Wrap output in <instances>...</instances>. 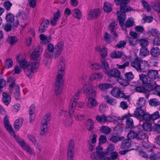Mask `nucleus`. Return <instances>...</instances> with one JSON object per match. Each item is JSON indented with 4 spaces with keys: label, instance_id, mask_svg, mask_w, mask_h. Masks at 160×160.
Returning a JSON list of instances; mask_svg holds the SVG:
<instances>
[{
    "label": "nucleus",
    "instance_id": "nucleus-1",
    "mask_svg": "<svg viewBox=\"0 0 160 160\" xmlns=\"http://www.w3.org/2000/svg\"><path fill=\"white\" fill-rule=\"evenodd\" d=\"M77 94L71 99L69 107V112L65 110H60L58 114L61 116V123L65 127H69L73 123L72 115L76 109L77 103L76 99L78 98Z\"/></svg>",
    "mask_w": 160,
    "mask_h": 160
},
{
    "label": "nucleus",
    "instance_id": "nucleus-2",
    "mask_svg": "<svg viewBox=\"0 0 160 160\" xmlns=\"http://www.w3.org/2000/svg\"><path fill=\"white\" fill-rule=\"evenodd\" d=\"M3 122L5 128L11 135L14 137L17 142L21 146L23 149L26 151L30 155L35 156L36 154L34 151L29 145L26 143L22 139L16 135L13 131V128L9 122L7 115H6L4 117Z\"/></svg>",
    "mask_w": 160,
    "mask_h": 160
},
{
    "label": "nucleus",
    "instance_id": "nucleus-3",
    "mask_svg": "<svg viewBox=\"0 0 160 160\" xmlns=\"http://www.w3.org/2000/svg\"><path fill=\"white\" fill-rule=\"evenodd\" d=\"M129 1V0H114L117 5H120L121 6L120 11H118L116 14L120 25L123 30L125 29L123 27L126 18V12L131 11L133 10L132 8L127 5Z\"/></svg>",
    "mask_w": 160,
    "mask_h": 160
},
{
    "label": "nucleus",
    "instance_id": "nucleus-4",
    "mask_svg": "<svg viewBox=\"0 0 160 160\" xmlns=\"http://www.w3.org/2000/svg\"><path fill=\"white\" fill-rule=\"evenodd\" d=\"M65 68V59L62 57H61L58 66V74L55 82V90L57 94H58L62 89L63 84L62 78L64 73Z\"/></svg>",
    "mask_w": 160,
    "mask_h": 160
},
{
    "label": "nucleus",
    "instance_id": "nucleus-5",
    "mask_svg": "<svg viewBox=\"0 0 160 160\" xmlns=\"http://www.w3.org/2000/svg\"><path fill=\"white\" fill-rule=\"evenodd\" d=\"M140 80L142 84L145 85L148 91L155 89L157 85L155 81L153 80H149L147 76L143 74L139 75Z\"/></svg>",
    "mask_w": 160,
    "mask_h": 160
},
{
    "label": "nucleus",
    "instance_id": "nucleus-6",
    "mask_svg": "<svg viewBox=\"0 0 160 160\" xmlns=\"http://www.w3.org/2000/svg\"><path fill=\"white\" fill-rule=\"evenodd\" d=\"M39 62L33 61V62L28 63V67L25 70V74L29 78H32V73L37 71Z\"/></svg>",
    "mask_w": 160,
    "mask_h": 160
},
{
    "label": "nucleus",
    "instance_id": "nucleus-7",
    "mask_svg": "<svg viewBox=\"0 0 160 160\" xmlns=\"http://www.w3.org/2000/svg\"><path fill=\"white\" fill-rule=\"evenodd\" d=\"M83 91L87 97H95L96 92L93 89L92 84L88 82H84L83 88Z\"/></svg>",
    "mask_w": 160,
    "mask_h": 160
},
{
    "label": "nucleus",
    "instance_id": "nucleus-8",
    "mask_svg": "<svg viewBox=\"0 0 160 160\" xmlns=\"http://www.w3.org/2000/svg\"><path fill=\"white\" fill-rule=\"evenodd\" d=\"M104 154L102 147L99 145L96 148V152L92 153L91 158L92 160H101L104 158Z\"/></svg>",
    "mask_w": 160,
    "mask_h": 160
},
{
    "label": "nucleus",
    "instance_id": "nucleus-9",
    "mask_svg": "<svg viewBox=\"0 0 160 160\" xmlns=\"http://www.w3.org/2000/svg\"><path fill=\"white\" fill-rule=\"evenodd\" d=\"M43 50V48L42 47L38 46L32 52L31 55V59L33 61L40 62L41 60L40 56L42 53Z\"/></svg>",
    "mask_w": 160,
    "mask_h": 160
},
{
    "label": "nucleus",
    "instance_id": "nucleus-10",
    "mask_svg": "<svg viewBox=\"0 0 160 160\" xmlns=\"http://www.w3.org/2000/svg\"><path fill=\"white\" fill-rule=\"evenodd\" d=\"M110 93L114 97L123 98L124 99H128L129 97V96L125 95L119 88L117 87L112 88Z\"/></svg>",
    "mask_w": 160,
    "mask_h": 160
},
{
    "label": "nucleus",
    "instance_id": "nucleus-11",
    "mask_svg": "<svg viewBox=\"0 0 160 160\" xmlns=\"http://www.w3.org/2000/svg\"><path fill=\"white\" fill-rule=\"evenodd\" d=\"M44 63L45 65L47 66L50 64L51 59L52 57L54 58V52L46 50L44 52Z\"/></svg>",
    "mask_w": 160,
    "mask_h": 160
},
{
    "label": "nucleus",
    "instance_id": "nucleus-12",
    "mask_svg": "<svg viewBox=\"0 0 160 160\" xmlns=\"http://www.w3.org/2000/svg\"><path fill=\"white\" fill-rule=\"evenodd\" d=\"M64 47V44L62 42H59L55 46L54 52V58L58 57L61 54Z\"/></svg>",
    "mask_w": 160,
    "mask_h": 160
},
{
    "label": "nucleus",
    "instance_id": "nucleus-13",
    "mask_svg": "<svg viewBox=\"0 0 160 160\" xmlns=\"http://www.w3.org/2000/svg\"><path fill=\"white\" fill-rule=\"evenodd\" d=\"M61 16V13L59 10H58L53 15V17L50 20V23L52 26H55L58 24V22Z\"/></svg>",
    "mask_w": 160,
    "mask_h": 160
},
{
    "label": "nucleus",
    "instance_id": "nucleus-14",
    "mask_svg": "<svg viewBox=\"0 0 160 160\" xmlns=\"http://www.w3.org/2000/svg\"><path fill=\"white\" fill-rule=\"evenodd\" d=\"M10 90L14 89L15 91V97L16 100H18L20 97V87L18 85H16L14 82H12L9 85Z\"/></svg>",
    "mask_w": 160,
    "mask_h": 160
},
{
    "label": "nucleus",
    "instance_id": "nucleus-15",
    "mask_svg": "<svg viewBox=\"0 0 160 160\" xmlns=\"http://www.w3.org/2000/svg\"><path fill=\"white\" fill-rule=\"evenodd\" d=\"M105 73L110 78L114 77L118 78L120 77L121 73L118 70L113 69H108Z\"/></svg>",
    "mask_w": 160,
    "mask_h": 160
},
{
    "label": "nucleus",
    "instance_id": "nucleus-16",
    "mask_svg": "<svg viewBox=\"0 0 160 160\" xmlns=\"http://www.w3.org/2000/svg\"><path fill=\"white\" fill-rule=\"evenodd\" d=\"M132 116L130 114L124 116L121 118V121L120 122H122V120L125 119H126V125L127 127L129 128H132L133 126V122L132 119L130 117Z\"/></svg>",
    "mask_w": 160,
    "mask_h": 160
},
{
    "label": "nucleus",
    "instance_id": "nucleus-17",
    "mask_svg": "<svg viewBox=\"0 0 160 160\" xmlns=\"http://www.w3.org/2000/svg\"><path fill=\"white\" fill-rule=\"evenodd\" d=\"M49 21L48 19L44 20L40 24L38 29L39 33H43L45 32L48 27Z\"/></svg>",
    "mask_w": 160,
    "mask_h": 160
},
{
    "label": "nucleus",
    "instance_id": "nucleus-18",
    "mask_svg": "<svg viewBox=\"0 0 160 160\" xmlns=\"http://www.w3.org/2000/svg\"><path fill=\"white\" fill-rule=\"evenodd\" d=\"M139 129L138 127H136L133 130H132L127 135L128 139L130 141L135 138H137Z\"/></svg>",
    "mask_w": 160,
    "mask_h": 160
},
{
    "label": "nucleus",
    "instance_id": "nucleus-19",
    "mask_svg": "<svg viewBox=\"0 0 160 160\" xmlns=\"http://www.w3.org/2000/svg\"><path fill=\"white\" fill-rule=\"evenodd\" d=\"M145 112V111L141 108H137L135 111L134 112V117L140 121Z\"/></svg>",
    "mask_w": 160,
    "mask_h": 160
},
{
    "label": "nucleus",
    "instance_id": "nucleus-20",
    "mask_svg": "<svg viewBox=\"0 0 160 160\" xmlns=\"http://www.w3.org/2000/svg\"><path fill=\"white\" fill-rule=\"evenodd\" d=\"M95 97H88V98L87 103V107L90 108H92L98 105V103L94 98Z\"/></svg>",
    "mask_w": 160,
    "mask_h": 160
},
{
    "label": "nucleus",
    "instance_id": "nucleus-21",
    "mask_svg": "<svg viewBox=\"0 0 160 160\" xmlns=\"http://www.w3.org/2000/svg\"><path fill=\"white\" fill-rule=\"evenodd\" d=\"M142 60L140 58L138 57L136 58L134 60L131 62V66L139 71Z\"/></svg>",
    "mask_w": 160,
    "mask_h": 160
},
{
    "label": "nucleus",
    "instance_id": "nucleus-22",
    "mask_svg": "<svg viewBox=\"0 0 160 160\" xmlns=\"http://www.w3.org/2000/svg\"><path fill=\"white\" fill-rule=\"evenodd\" d=\"M95 50L100 52L102 59L105 58L107 57V50L105 47L102 48L100 46H98L95 48Z\"/></svg>",
    "mask_w": 160,
    "mask_h": 160
},
{
    "label": "nucleus",
    "instance_id": "nucleus-23",
    "mask_svg": "<svg viewBox=\"0 0 160 160\" xmlns=\"http://www.w3.org/2000/svg\"><path fill=\"white\" fill-rule=\"evenodd\" d=\"M158 74L157 71L151 69L148 71L147 75L150 79L153 80L156 79L158 77Z\"/></svg>",
    "mask_w": 160,
    "mask_h": 160
},
{
    "label": "nucleus",
    "instance_id": "nucleus-24",
    "mask_svg": "<svg viewBox=\"0 0 160 160\" xmlns=\"http://www.w3.org/2000/svg\"><path fill=\"white\" fill-rule=\"evenodd\" d=\"M2 100L5 104L8 105L11 101V96L5 92H3L2 93Z\"/></svg>",
    "mask_w": 160,
    "mask_h": 160
},
{
    "label": "nucleus",
    "instance_id": "nucleus-25",
    "mask_svg": "<svg viewBox=\"0 0 160 160\" xmlns=\"http://www.w3.org/2000/svg\"><path fill=\"white\" fill-rule=\"evenodd\" d=\"M105 101L108 104L112 106H115L117 104L116 99L108 95L103 97Z\"/></svg>",
    "mask_w": 160,
    "mask_h": 160
},
{
    "label": "nucleus",
    "instance_id": "nucleus-26",
    "mask_svg": "<svg viewBox=\"0 0 160 160\" xmlns=\"http://www.w3.org/2000/svg\"><path fill=\"white\" fill-rule=\"evenodd\" d=\"M139 68V71L143 72H147L149 69V65L148 62L142 60Z\"/></svg>",
    "mask_w": 160,
    "mask_h": 160
},
{
    "label": "nucleus",
    "instance_id": "nucleus-27",
    "mask_svg": "<svg viewBox=\"0 0 160 160\" xmlns=\"http://www.w3.org/2000/svg\"><path fill=\"white\" fill-rule=\"evenodd\" d=\"M151 5L153 9L156 12H160V0H158L151 2Z\"/></svg>",
    "mask_w": 160,
    "mask_h": 160
},
{
    "label": "nucleus",
    "instance_id": "nucleus-28",
    "mask_svg": "<svg viewBox=\"0 0 160 160\" xmlns=\"http://www.w3.org/2000/svg\"><path fill=\"white\" fill-rule=\"evenodd\" d=\"M35 111V105L34 104H32L29 108V113L30 116V122L33 121L35 116L34 112Z\"/></svg>",
    "mask_w": 160,
    "mask_h": 160
},
{
    "label": "nucleus",
    "instance_id": "nucleus-29",
    "mask_svg": "<svg viewBox=\"0 0 160 160\" xmlns=\"http://www.w3.org/2000/svg\"><path fill=\"white\" fill-rule=\"evenodd\" d=\"M103 77L102 74L99 72L94 73L90 75L89 79L90 80L92 81L96 79H101Z\"/></svg>",
    "mask_w": 160,
    "mask_h": 160
},
{
    "label": "nucleus",
    "instance_id": "nucleus-30",
    "mask_svg": "<svg viewBox=\"0 0 160 160\" xmlns=\"http://www.w3.org/2000/svg\"><path fill=\"white\" fill-rule=\"evenodd\" d=\"M39 37L40 40L42 41V43L43 44H48L51 41V38L50 37H47L43 34H40Z\"/></svg>",
    "mask_w": 160,
    "mask_h": 160
},
{
    "label": "nucleus",
    "instance_id": "nucleus-31",
    "mask_svg": "<svg viewBox=\"0 0 160 160\" xmlns=\"http://www.w3.org/2000/svg\"><path fill=\"white\" fill-rule=\"evenodd\" d=\"M131 141L128 139L123 140L121 144V148L122 149H128L131 146Z\"/></svg>",
    "mask_w": 160,
    "mask_h": 160
},
{
    "label": "nucleus",
    "instance_id": "nucleus-32",
    "mask_svg": "<svg viewBox=\"0 0 160 160\" xmlns=\"http://www.w3.org/2000/svg\"><path fill=\"white\" fill-rule=\"evenodd\" d=\"M150 53L154 57H158L160 54V50L158 47H153L150 50Z\"/></svg>",
    "mask_w": 160,
    "mask_h": 160
},
{
    "label": "nucleus",
    "instance_id": "nucleus-33",
    "mask_svg": "<svg viewBox=\"0 0 160 160\" xmlns=\"http://www.w3.org/2000/svg\"><path fill=\"white\" fill-rule=\"evenodd\" d=\"M100 10L99 9L93 10L90 11L88 15L91 18H95L97 17L100 13Z\"/></svg>",
    "mask_w": 160,
    "mask_h": 160
},
{
    "label": "nucleus",
    "instance_id": "nucleus-34",
    "mask_svg": "<svg viewBox=\"0 0 160 160\" xmlns=\"http://www.w3.org/2000/svg\"><path fill=\"white\" fill-rule=\"evenodd\" d=\"M72 16L75 18L80 19L82 17V14L80 10L76 8L72 11Z\"/></svg>",
    "mask_w": 160,
    "mask_h": 160
},
{
    "label": "nucleus",
    "instance_id": "nucleus-35",
    "mask_svg": "<svg viewBox=\"0 0 160 160\" xmlns=\"http://www.w3.org/2000/svg\"><path fill=\"white\" fill-rule=\"evenodd\" d=\"M121 120L119 117L113 115H110L106 117V121L108 122H119Z\"/></svg>",
    "mask_w": 160,
    "mask_h": 160
},
{
    "label": "nucleus",
    "instance_id": "nucleus-36",
    "mask_svg": "<svg viewBox=\"0 0 160 160\" xmlns=\"http://www.w3.org/2000/svg\"><path fill=\"white\" fill-rule=\"evenodd\" d=\"M112 87L111 84L107 83H101L98 86V88L101 90H104L108 89L111 88Z\"/></svg>",
    "mask_w": 160,
    "mask_h": 160
},
{
    "label": "nucleus",
    "instance_id": "nucleus-37",
    "mask_svg": "<svg viewBox=\"0 0 160 160\" xmlns=\"http://www.w3.org/2000/svg\"><path fill=\"white\" fill-rule=\"evenodd\" d=\"M103 9L107 13L110 12L112 10V5L108 2H105L103 5Z\"/></svg>",
    "mask_w": 160,
    "mask_h": 160
},
{
    "label": "nucleus",
    "instance_id": "nucleus-38",
    "mask_svg": "<svg viewBox=\"0 0 160 160\" xmlns=\"http://www.w3.org/2000/svg\"><path fill=\"white\" fill-rule=\"evenodd\" d=\"M48 124L41 122L40 132L41 135L42 136L44 135L48 131Z\"/></svg>",
    "mask_w": 160,
    "mask_h": 160
},
{
    "label": "nucleus",
    "instance_id": "nucleus-39",
    "mask_svg": "<svg viewBox=\"0 0 160 160\" xmlns=\"http://www.w3.org/2000/svg\"><path fill=\"white\" fill-rule=\"evenodd\" d=\"M22 119L19 118L16 120L14 123V128L17 130H18L22 126Z\"/></svg>",
    "mask_w": 160,
    "mask_h": 160
},
{
    "label": "nucleus",
    "instance_id": "nucleus-40",
    "mask_svg": "<svg viewBox=\"0 0 160 160\" xmlns=\"http://www.w3.org/2000/svg\"><path fill=\"white\" fill-rule=\"evenodd\" d=\"M147 33L148 34L152 35L155 37L157 36H160V33L157 30L155 29H151L149 30Z\"/></svg>",
    "mask_w": 160,
    "mask_h": 160
},
{
    "label": "nucleus",
    "instance_id": "nucleus-41",
    "mask_svg": "<svg viewBox=\"0 0 160 160\" xmlns=\"http://www.w3.org/2000/svg\"><path fill=\"white\" fill-rule=\"evenodd\" d=\"M101 62L103 72L105 73L109 69L108 64L107 61L103 59H102L101 60Z\"/></svg>",
    "mask_w": 160,
    "mask_h": 160
},
{
    "label": "nucleus",
    "instance_id": "nucleus-42",
    "mask_svg": "<svg viewBox=\"0 0 160 160\" xmlns=\"http://www.w3.org/2000/svg\"><path fill=\"white\" fill-rule=\"evenodd\" d=\"M101 68V64L98 63L94 62L91 63L90 65V68L93 70H99Z\"/></svg>",
    "mask_w": 160,
    "mask_h": 160
},
{
    "label": "nucleus",
    "instance_id": "nucleus-43",
    "mask_svg": "<svg viewBox=\"0 0 160 160\" xmlns=\"http://www.w3.org/2000/svg\"><path fill=\"white\" fill-rule=\"evenodd\" d=\"M149 103L152 106L156 107L160 104V101L156 98H152L149 100Z\"/></svg>",
    "mask_w": 160,
    "mask_h": 160
},
{
    "label": "nucleus",
    "instance_id": "nucleus-44",
    "mask_svg": "<svg viewBox=\"0 0 160 160\" xmlns=\"http://www.w3.org/2000/svg\"><path fill=\"white\" fill-rule=\"evenodd\" d=\"M147 138V136L145 133L140 130V128L138 130L137 138L139 140H144Z\"/></svg>",
    "mask_w": 160,
    "mask_h": 160
},
{
    "label": "nucleus",
    "instance_id": "nucleus-45",
    "mask_svg": "<svg viewBox=\"0 0 160 160\" xmlns=\"http://www.w3.org/2000/svg\"><path fill=\"white\" fill-rule=\"evenodd\" d=\"M122 55V53L118 51H114L112 52L110 54L111 57L113 58H120Z\"/></svg>",
    "mask_w": 160,
    "mask_h": 160
},
{
    "label": "nucleus",
    "instance_id": "nucleus-46",
    "mask_svg": "<svg viewBox=\"0 0 160 160\" xmlns=\"http://www.w3.org/2000/svg\"><path fill=\"white\" fill-rule=\"evenodd\" d=\"M151 120V115L145 111L140 121L149 122Z\"/></svg>",
    "mask_w": 160,
    "mask_h": 160
},
{
    "label": "nucleus",
    "instance_id": "nucleus-47",
    "mask_svg": "<svg viewBox=\"0 0 160 160\" xmlns=\"http://www.w3.org/2000/svg\"><path fill=\"white\" fill-rule=\"evenodd\" d=\"M97 120L101 123H104L107 122L106 121V116L103 114L102 115H97L96 117Z\"/></svg>",
    "mask_w": 160,
    "mask_h": 160
},
{
    "label": "nucleus",
    "instance_id": "nucleus-48",
    "mask_svg": "<svg viewBox=\"0 0 160 160\" xmlns=\"http://www.w3.org/2000/svg\"><path fill=\"white\" fill-rule=\"evenodd\" d=\"M100 132L104 134H108L111 132V129L107 126H103L100 128Z\"/></svg>",
    "mask_w": 160,
    "mask_h": 160
},
{
    "label": "nucleus",
    "instance_id": "nucleus-49",
    "mask_svg": "<svg viewBox=\"0 0 160 160\" xmlns=\"http://www.w3.org/2000/svg\"><path fill=\"white\" fill-rule=\"evenodd\" d=\"M51 119V114L49 112L47 113L43 119L42 121V122L48 124Z\"/></svg>",
    "mask_w": 160,
    "mask_h": 160
},
{
    "label": "nucleus",
    "instance_id": "nucleus-50",
    "mask_svg": "<svg viewBox=\"0 0 160 160\" xmlns=\"http://www.w3.org/2000/svg\"><path fill=\"white\" fill-rule=\"evenodd\" d=\"M137 104L138 106L141 108L144 106L146 104V100L144 98H140Z\"/></svg>",
    "mask_w": 160,
    "mask_h": 160
},
{
    "label": "nucleus",
    "instance_id": "nucleus-51",
    "mask_svg": "<svg viewBox=\"0 0 160 160\" xmlns=\"http://www.w3.org/2000/svg\"><path fill=\"white\" fill-rule=\"evenodd\" d=\"M143 130L145 131H151L152 130V125L149 123H145L142 125Z\"/></svg>",
    "mask_w": 160,
    "mask_h": 160
},
{
    "label": "nucleus",
    "instance_id": "nucleus-52",
    "mask_svg": "<svg viewBox=\"0 0 160 160\" xmlns=\"http://www.w3.org/2000/svg\"><path fill=\"white\" fill-rule=\"evenodd\" d=\"M18 17H19L23 20H25L27 18V14L21 10H19L17 15Z\"/></svg>",
    "mask_w": 160,
    "mask_h": 160
},
{
    "label": "nucleus",
    "instance_id": "nucleus-53",
    "mask_svg": "<svg viewBox=\"0 0 160 160\" xmlns=\"http://www.w3.org/2000/svg\"><path fill=\"white\" fill-rule=\"evenodd\" d=\"M125 79L128 81H131L134 78V76L132 72H126L124 74Z\"/></svg>",
    "mask_w": 160,
    "mask_h": 160
},
{
    "label": "nucleus",
    "instance_id": "nucleus-54",
    "mask_svg": "<svg viewBox=\"0 0 160 160\" xmlns=\"http://www.w3.org/2000/svg\"><path fill=\"white\" fill-rule=\"evenodd\" d=\"M74 155V150H68L67 154V158L68 160H73Z\"/></svg>",
    "mask_w": 160,
    "mask_h": 160
},
{
    "label": "nucleus",
    "instance_id": "nucleus-55",
    "mask_svg": "<svg viewBox=\"0 0 160 160\" xmlns=\"http://www.w3.org/2000/svg\"><path fill=\"white\" fill-rule=\"evenodd\" d=\"M149 53V51L147 48H142L140 52V55L142 57H145Z\"/></svg>",
    "mask_w": 160,
    "mask_h": 160
},
{
    "label": "nucleus",
    "instance_id": "nucleus-56",
    "mask_svg": "<svg viewBox=\"0 0 160 160\" xmlns=\"http://www.w3.org/2000/svg\"><path fill=\"white\" fill-rule=\"evenodd\" d=\"M87 129L89 131H91L93 128V123L92 121L90 119H88L86 123Z\"/></svg>",
    "mask_w": 160,
    "mask_h": 160
},
{
    "label": "nucleus",
    "instance_id": "nucleus-57",
    "mask_svg": "<svg viewBox=\"0 0 160 160\" xmlns=\"http://www.w3.org/2000/svg\"><path fill=\"white\" fill-rule=\"evenodd\" d=\"M139 42L142 48H146L149 44L148 41L145 39H140Z\"/></svg>",
    "mask_w": 160,
    "mask_h": 160
},
{
    "label": "nucleus",
    "instance_id": "nucleus-58",
    "mask_svg": "<svg viewBox=\"0 0 160 160\" xmlns=\"http://www.w3.org/2000/svg\"><path fill=\"white\" fill-rule=\"evenodd\" d=\"M117 80L120 85L123 86H127L129 84V82L126 79H122L120 78V77L117 78Z\"/></svg>",
    "mask_w": 160,
    "mask_h": 160
},
{
    "label": "nucleus",
    "instance_id": "nucleus-59",
    "mask_svg": "<svg viewBox=\"0 0 160 160\" xmlns=\"http://www.w3.org/2000/svg\"><path fill=\"white\" fill-rule=\"evenodd\" d=\"M134 23L133 18H130L126 21L125 23V27L128 28L132 27L134 25Z\"/></svg>",
    "mask_w": 160,
    "mask_h": 160
},
{
    "label": "nucleus",
    "instance_id": "nucleus-60",
    "mask_svg": "<svg viewBox=\"0 0 160 160\" xmlns=\"http://www.w3.org/2000/svg\"><path fill=\"white\" fill-rule=\"evenodd\" d=\"M13 63L12 60L8 58L6 59L4 63V65L7 68H9L12 67Z\"/></svg>",
    "mask_w": 160,
    "mask_h": 160
},
{
    "label": "nucleus",
    "instance_id": "nucleus-61",
    "mask_svg": "<svg viewBox=\"0 0 160 160\" xmlns=\"http://www.w3.org/2000/svg\"><path fill=\"white\" fill-rule=\"evenodd\" d=\"M128 43L130 45L134 46L137 44V40L136 39L132 38H128L127 40Z\"/></svg>",
    "mask_w": 160,
    "mask_h": 160
},
{
    "label": "nucleus",
    "instance_id": "nucleus-62",
    "mask_svg": "<svg viewBox=\"0 0 160 160\" xmlns=\"http://www.w3.org/2000/svg\"><path fill=\"white\" fill-rule=\"evenodd\" d=\"M20 66L24 69V71L25 69L27 68L28 64V62L25 59H22L21 61H20L19 63Z\"/></svg>",
    "mask_w": 160,
    "mask_h": 160
},
{
    "label": "nucleus",
    "instance_id": "nucleus-63",
    "mask_svg": "<svg viewBox=\"0 0 160 160\" xmlns=\"http://www.w3.org/2000/svg\"><path fill=\"white\" fill-rule=\"evenodd\" d=\"M114 131L116 132V134H118L121 133L122 131L123 128L121 124H120L115 127L114 128Z\"/></svg>",
    "mask_w": 160,
    "mask_h": 160
},
{
    "label": "nucleus",
    "instance_id": "nucleus-64",
    "mask_svg": "<svg viewBox=\"0 0 160 160\" xmlns=\"http://www.w3.org/2000/svg\"><path fill=\"white\" fill-rule=\"evenodd\" d=\"M14 17L13 15L11 14H8L6 17V19L8 23H12L14 20Z\"/></svg>",
    "mask_w": 160,
    "mask_h": 160
}]
</instances>
